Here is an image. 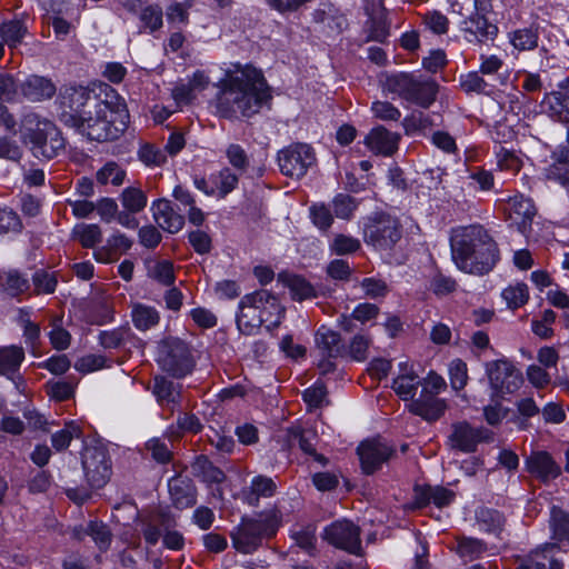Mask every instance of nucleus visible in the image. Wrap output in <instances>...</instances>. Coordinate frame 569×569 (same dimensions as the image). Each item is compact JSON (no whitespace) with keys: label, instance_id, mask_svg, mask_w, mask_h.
Listing matches in <instances>:
<instances>
[{"label":"nucleus","instance_id":"obj_1","mask_svg":"<svg viewBox=\"0 0 569 569\" xmlns=\"http://www.w3.org/2000/svg\"><path fill=\"white\" fill-rule=\"evenodd\" d=\"M61 104L63 120L90 140H114L126 130V104L106 83L67 89Z\"/></svg>","mask_w":569,"mask_h":569},{"label":"nucleus","instance_id":"obj_2","mask_svg":"<svg viewBox=\"0 0 569 569\" xmlns=\"http://www.w3.org/2000/svg\"><path fill=\"white\" fill-rule=\"evenodd\" d=\"M271 98L270 88L261 71L249 64L237 66L234 70H228L221 80L216 108L222 118L251 117Z\"/></svg>","mask_w":569,"mask_h":569},{"label":"nucleus","instance_id":"obj_3","mask_svg":"<svg viewBox=\"0 0 569 569\" xmlns=\"http://www.w3.org/2000/svg\"><path fill=\"white\" fill-rule=\"evenodd\" d=\"M451 254L456 266L463 272L485 274L498 260V248L481 226L460 227L450 238Z\"/></svg>","mask_w":569,"mask_h":569},{"label":"nucleus","instance_id":"obj_4","mask_svg":"<svg viewBox=\"0 0 569 569\" xmlns=\"http://www.w3.org/2000/svg\"><path fill=\"white\" fill-rule=\"evenodd\" d=\"M281 520L282 515L276 507L259 513L256 518H242L231 532L233 547L242 553L253 552L261 546L263 539L276 535Z\"/></svg>","mask_w":569,"mask_h":569},{"label":"nucleus","instance_id":"obj_5","mask_svg":"<svg viewBox=\"0 0 569 569\" xmlns=\"http://www.w3.org/2000/svg\"><path fill=\"white\" fill-rule=\"evenodd\" d=\"M22 126L24 142L30 144L34 157L50 160L64 151V138L53 122L39 119L36 114H28Z\"/></svg>","mask_w":569,"mask_h":569},{"label":"nucleus","instance_id":"obj_6","mask_svg":"<svg viewBox=\"0 0 569 569\" xmlns=\"http://www.w3.org/2000/svg\"><path fill=\"white\" fill-rule=\"evenodd\" d=\"M385 88L400 98L428 108L438 93V84L433 79L411 73H398L386 79Z\"/></svg>","mask_w":569,"mask_h":569},{"label":"nucleus","instance_id":"obj_7","mask_svg":"<svg viewBox=\"0 0 569 569\" xmlns=\"http://www.w3.org/2000/svg\"><path fill=\"white\" fill-rule=\"evenodd\" d=\"M157 362L176 379L190 375L196 366L190 347L179 338H167L159 343Z\"/></svg>","mask_w":569,"mask_h":569},{"label":"nucleus","instance_id":"obj_8","mask_svg":"<svg viewBox=\"0 0 569 569\" xmlns=\"http://www.w3.org/2000/svg\"><path fill=\"white\" fill-rule=\"evenodd\" d=\"M402 238V226L397 217L386 212H376L367 218L363 226V239L377 250H391Z\"/></svg>","mask_w":569,"mask_h":569},{"label":"nucleus","instance_id":"obj_9","mask_svg":"<svg viewBox=\"0 0 569 569\" xmlns=\"http://www.w3.org/2000/svg\"><path fill=\"white\" fill-rule=\"evenodd\" d=\"M485 368L490 388L499 398L515 393L523 383L521 371L508 359L488 361Z\"/></svg>","mask_w":569,"mask_h":569},{"label":"nucleus","instance_id":"obj_10","mask_svg":"<svg viewBox=\"0 0 569 569\" xmlns=\"http://www.w3.org/2000/svg\"><path fill=\"white\" fill-rule=\"evenodd\" d=\"M278 162L284 176L299 179L316 163V154L309 144L295 143L278 153Z\"/></svg>","mask_w":569,"mask_h":569},{"label":"nucleus","instance_id":"obj_11","mask_svg":"<svg viewBox=\"0 0 569 569\" xmlns=\"http://www.w3.org/2000/svg\"><path fill=\"white\" fill-rule=\"evenodd\" d=\"M82 467L88 482L93 488L103 487L111 477V462L106 449L101 446L84 448Z\"/></svg>","mask_w":569,"mask_h":569},{"label":"nucleus","instance_id":"obj_12","mask_svg":"<svg viewBox=\"0 0 569 569\" xmlns=\"http://www.w3.org/2000/svg\"><path fill=\"white\" fill-rule=\"evenodd\" d=\"M493 433L486 428H473L467 421L456 422L451 426L447 445L450 449L466 453L476 451L478 443L490 442Z\"/></svg>","mask_w":569,"mask_h":569},{"label":"nucleus","instance_id":"obj_13","mask_svg":"<svg viewBox=\"0 0 569 569\" xmlns=\"http://www.w3.org/2000/svg\"><path fill=\"white\" fill-rule=\"evenodd\" d=\"M323 539L336 548L350 553L361 551L360 529L349 520H338L325 529Z\"/></svg>","mask_w":569,"mask_h":569},{"label":"nucleus","instance_id":"obj_14","mask_svg":"<svg viewBox=\"0 0 569 569\" xmlns=\"http://www.w3.org/2000/svg\"><path fill=\"white\" fill-rule=\"evenodd\" d=\"M357 451L361 468L367 475L377 471L395 453L393 448L380 439H370L361 442Z\"/></svg>","mask_w":569,"mask_h":569},{"label":"nucleus","instance_id":"obj_15","mask_svg":"<svg viewBox=\"0 0 569 569\" xmlns=\"http://www.w3.org/2000/svg\"><path fill=\"white\" fill-rule=\"evenodd\" d=\"M365 11L368 17L365 22L367 40L383 42L389 36L390 23L382 0H366Z\"/></svg>","mask_w":569,"mask_h":569},{"label":"nucleus","instance_id":"obj_16","mask_svg":"<svg viewBox=\"0 0 569 569\" xmlns=\"http://www.w3.org/2000/svg\"><path fill=\"white\" fill-rule=\"evenodd\" d=\"M257 298V291L242 297L239 303L237 315V327L246 336H252L258 332L263 323V316L260 312V303L253 301Z\"/></svg>","mask_w":569,"mask_h":569},{"label":"nucleus","instance_id":"obj_17","mask_svg":"<svg viewBox=\"0 0 569 569\" xmlns=\"http://www.w3.org/2000/svg\"><path fill=\"white\" fill-rule=\"evenodd\" d=\"M182 389V383L174 382L166 376L158 375L153 378L152 393L158 403L171 413L181 407Z\"/></svg>","mask_w":569,"mask_h":569},{"label":"nucleus","instance_id":"obj_18","mask_svg":"<svg viewBox=\"0 0 569 569\" xmlns=\"http://www.w3.org/2000/svg\"><path fill=\"white\" fill-rule=\"evenodd\" d=\"M400 134L378 126L370 130L365 139L366 146L376 154L392 156L398 150Z\"/></svg>","mask_w":569,"mask_h":569},{"label":"nucleus","instance_id":"obj_19","mask_svg":"<svg viewBox=\"0 0 569 569\" xmlns=\"http://www.w3.org/2000/svg\"><path fill=\"white\" fill-rule=\"evenodd\" d=\"M528 472L540 479L548 481L557 478L561 469L547 451H533L526 459Z\"/></svg>","mask_w":569,"mask_h":569},{"label":"nucleus","instance_id":"obj_20","mask_svg":"<svg viewBox=\"0 0 569 569\" xmlns=\"http://www.w3.org/2000/svg\"><path fill=\"white\" fill-rule=\"evenodd\" d=\"M508 216L521 233H526L536 216V208L532 201L523 196H516L508 201Z\"/></svg>","mask_w":569,"mask_h":569},{"label":"nucleus","instance_id":"obj_21","mask_svg":"<svg viewBox=\"0 0 569 569\" xmlns=\"http://www.w3.org/2000/svg\"><path fill=\"white\" fill-rule=\"evenodd\" d=\"M154 221L163 230L176 233L182 229L184 219L181 214L177 213L167 199H158L151 206Z\"/></svg>","mask_w":569,"mask_h":569},{"label":"nucleus","instance_id":"obj_22","mask_svg":"<svg viewBox=\"0 0 569 569\" xmlns=\"http://www.w3.org/2000/svg\"><path fill=\"white\" fill-rule=\"evenodd\" d=\"M168 487L172 503L176 508L187 509L196 505V487L190 479L182 477L172 478Z\"/></svg>","mask_w":569,"mask_h":569},{"label":"nucleus","instance_id":"obj_23","mask_svg":"<svg viewBox=\"0 0 569 569\" xmlns=\"http://www.w3.org/2000/svg\"><path fill=\"white\" fill-rule=\"evenodd\" d=\"M20 92L28 100L37 102L50 99L54 92V84L47 78L30 76L19 86Z\"/></svg>","mask_w":569,"mask_h":569},{"label":"nucleus","instance_id":"obj_24","mask_svg":"<svg viewBox=\"0 0 569 569\" xmlns=\"http://www.w3.org/2000/svg\"><path fill=\"white\" fill-rule=\"evenodd\" d=\"M253 301L260 303V312L261 316L266 318L263 323L267 325V328L271 329L278 327L283 317L284 309L279 303L277 297L267 290H259Z\"/></svg>","mask_w":569,"mask_h":569},{"label":"nucleus","instance_id":"obj_25","mask_svg":"<svg viewBox=\"0 0 569 569\" xmlns=\"http://www.w3.org/2000/svg\"><path fill=\"white\" fill-rule=\"evenodd\" d=\"M399 367L400 373L393 379L392 389L402 400H412L421 380L407 362L400 363Z\"/></svg>","mask_w":569,"mask_h":569},{"label":"nucleus","instance_id":"obj_26","mask_svg":"<svg viewBox=\"0 0 569 569\" xmlns=\"http://www.w3.org/2000/svg\"><path fill=\"white\" fill-rule=\"evenodd\" d=\"M409 410L427 421H435L445 413L446 403L433 396L421 395L409 405Z\"/></svg>","mask_w":569,"mask_h":569},{"label":"nucleus","instance_id":"obj_27","mask_svg":"<svg viewBox=\"0 0 569 569\" xmlns=\"http://www.w3.org/2000/svg\"><path fill=\"white\" fill-rule=\"evenodd\" d=\"M132 241L122 233H114L108 240L107 244L94 251V258L99 262L108 263L118 259V254L128 251Z\"/></svg>","mask_w":569,"mask_h":569},{"label":"nucleus","instance_id":"obj_28","mask_svg":"<svg viewBox=\"0 0 569 569\" xmlns=\"http://www.w3.org/2000/svg\"><path fill=\"white\" fill-rule=\"evenodd\" d=\"M29 288V279L18 270L11 269L0 273V290L7 296L18 297Z\"/></svg>","mask_w":569,"mask_h":569},{"label":"nucleus","instance_id":"obj_29","mask_svg":"<svg viewBox=\"0 0 569 569\" xmlns=\"http://www.w3.org/2000/svg\"><path fill=\"white\" fill-rule=\"evenodd\" d=\"M24 360V350L19 346L0 347V375L12 377Z\"/></svg>","mask_w":569,"mask_h":569},{"label":"nucleus","instance_id":"obj_30","mask_svg":"<svg viewBox=\"0 0 569 569\" xmlns=\"http://www.w3.org/2000/svg\"><path fill=\"white\" fill-rule=\"evenodd\" d=\"M465 24V31L476 37L480 42L492 40L498 32V28L479 13L470 17Z\"/></svg>","mask_w":569,"mask_h":569},{"label":"nucleus","instance_id":"obj_31","mask_svg":"<svg viewBox=\"0 0 569 569\" xmlns=\"http://www.w3.org/2000/svg\"><path fill=\"white\" fill-rule=\"evenodd\" d=\"M277 491V485L272 478L266 476H256L251 480L247 502L250 506H258L260 498H270Z\"/></svg>","mask_w":569,"mask_h":569},{"label":"nucleus","instance_id":"obj_32","mask_svg":"<svg viewBox=\"0 0 569 569\" xmlns=\"http://www.w3.org/2000/svg\"><path fill=\"white\" fill-rule=\"evenodd\" d=\"M316 345L323 355L330 358L340 355L342 349L340 335L326 327H321L317 331Z\"/></svg>","mask_w":569,"mask_h":569},{"label":"nucleus","instance_id":"obj_33","mask_svg":"<svg viewBox=\"0 0 569 569\" xmlns=\"http://www.w3.org/2000/svg\"><path fill=\"white\" fill-rule=\"evenodd\" d=\"M556 548V543H546L532 551L529 559L533 569H562V563L553 557Z\"/></svg>","mask_w":569,"mask_h":569},{"label":"nucleus","instance_id":"obj_34","mask_svg":"<svg viewBox=\"0 0 569 569\" xmlns=\"http://www.w3.org/2000/svg\"><path fill=\"white\" fill-rule=\"evenodd\" d=\"M132 321L137 329L148 330L159 322V313L153 307L136 303L132 307Z\"/></svg>","mask_w":569,"mask_h":569},{"label":"nucleus","instance_id":"obj_35","mask_svg":"<svg viewBox=\"0 0 569 569\" xmlns=\"http://www.w3.org/2000/svg\"><path fill=\"white\" fill-rule=\"evenodd\" d=\"M290 440H295L298 442L300 449L308 455L315 457V460L320 462L321 465L327 463V458L322 455L316 452L313 440L316 439V435L311 430H301L300 428H292L289 430Z\"/></svg>","mask_w":569,"mask_h":569},{"label":"nucleus","instance_id":"obj_36","mask_svg":"<svg viewBox=\"0 0 569 569\" xmlns=\"http://www.w3.org/2000/svg\"><path fill=\"white\" fill-rule=\"evenodd\" d=\"M73 237L83 248H94L102 240V231L98 224L81 223L73 228Z\"/></svg>","mask_w":569,"mask_h":569},{"label":"nucleus","instance_id":"obj_37","mask_svg":"<svg viewBox=\"0 0 569 569\" xmlns=\"http://www.w3.org/2000/svg\"><path fill=\"white\" fill-rule=\"evenodd\" d=\"M518 416L513 418V422L520 429L528 428V419L536 417L540 412L539 406L531 397H522L515 402Z\"/></svg>","mask_w":569,"mask_h":569},{"label":"nucleus","instance_id":"obj_38","mask_svg":"<svg viewBox=\"0 0 569 569\" xmlns=\"http://www.w3.org/2000/svg\"><path fill=\"white\" fill-rule=\"evenodd\" d=\"M148 276L162 286H171L176 279L173 264L169 260L149 263Z\"/></svg>","mask_w":569,"mask_h":569},{"label":"nucleus","instance_id":"obj_39","mask_svg":"<svg viewBox=\"0 0 569 569\" xmlns=\"http://www.w3.org/2000/svg\"><path fill=\"white\" fill-rule=\"evenodd\" d=\"M122 207L132 213L142 211L147 206V196L136 187L126 188L120 196Z\"/></svg>","mask_w":569,"mask_h":569},{"label":"nucleus","instance_id":"obj_40","mask_svg":"<svg viewBox=\"0 0 569 569\" xmlns=\"http://www.w3.org/2000/svg\"><path fill=\"white\" fill-rule=\"evenodd\" d=\"M283 281L295 300H306L316 296L313 287L299 276H284Z\"/></svg>","mask_w":569,"mask_h":569},{"label":"nucleus","instance_id":"obj_41","mask_svg":"<svg viewBox=\"0 0 569 569\" xmlns=\"http://www.w3.org/2000/svg\"><path fill=\"white\" fill-rule=\"evenodd\" d=\"M501 297L506 301L508 308L518 309L529 299L528 287L522 282L510 284L502 291Z\"/></svg>","mask_w":569,"mask_h":569},{"label":"nucleus","instance_id":"obj_42","mask_svg":"<svg viewBox=\"0 0 569 569\" xmlns=\"http://www.w3.org/2000/svg\"><path fill=\"white\" fill-rule=\"evenodd\" d=\"M81 428L74 423L73 421L66 423L64 428L60 431H57L51 437L52 447L57 451L64 450L69 447L71 440L73 438L81 437Z\"/></svg>","mask_w":569,"mask_h":569},{"label":"nucleus","instance_id":"obj_43","mask_svg":"<svg viewBox=\"0 0 569 569\" xmlns=\"http://www.w3.org/2000/svg\"><path fill=\"white\" fill-rule=\"evenodd\" d=\"M96 178L101 184L121 186L126 178V171L118 163L110 161L98 170Z\"/></svg>","mask_w":569,"mask_h":569},{"label":"nucleus","instance_id":"obj_44","mask_svg":"<svg viewBox=\"0 0 569 569\" xmlns=\"http://www.w3.org/2000/svg\"><path fill=\"white\" fill-rule=\"evenodd\" d=\"M457 541V553L469 560L479 558L487 550V546L479 539L461 537Z\"/></svg>","mask_w":569,"mask_h":569},{"label":"nucleus","instance_id":"obj_45","mask_svg":"<svg viewBox=\"0 0 569 569\" xmlns=\"http://www.w3.org/2000/svg\"><path fill=\"white\" fill-rule=\"evenodd\" d=\"M291 538L297 547L307 552L310 556L316 555V530L309 526L307 528H300L291 532Z\"/></svg>","mask_w":569,"mask_h":569},{"label":"nucleus","instance_id":"obj_46","mask_svg":"<svg viewBox=\"0 0 569 569\" xmlns=\"http://www.w3.org/2000/svg\"><path fill=\"white\" fill-rule=\"evenodd\" d=\"M161 525L163 526V545L170 550H181L184 546V538L182 533L177 530H172L174 527V520L170 517H162Z\"/></svg>","mask_w":569,"mask_h":569},{"label":"nucleus","instance_id":"obj_47","mask_svg":"<svg viewBox=\"0 0 569 569\" xmlns=\"http://www.w3.org/2000/svg\"><path fill=\"white\" fill-rule=\"evenodd\" d=\"M27 33V27L18 20L9 21L0 27V36L10 47L18 46Z\"/></svg>","mask_w":569,"mask_h":569},{"label":"nucleus","instance_id":"obj_48","mask_svg":"<svg viewBox=\"0 0 569 569\" xmlns=\"http://www.w3.org/2000/svg\"><path fill=\"white\" fill-rule=\"evenodd\" d=\"M551 528L553 538L562 541L569 540V515L561 509L553 507L551 509Z\"/></svg>","mask_w":569,"mask_h":569},{"label":"nucleus","instance_id":"obj_49","mask_svg":"<svg viewBox=\"0 0 569 569\" xmlns=\"http://www.w3.org/2000/svg\"><path fill=\"white\" fill-rule=\"evenodd\" d=\"M168 517L167 515H159L150 520L143 522L142 536L146 542L150 546H156L161 536H163V526L161 525V518Z\"/></svg>","mask_w":569,"mask_h":569},{"label":"nucleus","instance_id":"obj_50","mask_svg":"<svg viewBox=\"0 0 569 569\" xmlns=\"http://www.w3.org/2000/svg\"><path fill=\"white\" fill-rule=\"evenodd\" d=\"M371 339L369 336L359 333L356 335L349 343V355L356 361H363L368 358L369 347Z\"/></svg>","mask_w":569,"mask_h":569},{"label":"nucleus","instance_id":"obj_51","mask_svg":"<svg viewBox=\"0 0 569 569\" xmlns=\"http://www.w3.org/2000/svg\"><path fill=\"white\" fill-rule=\"evenodd\" d=\"M460 86L466 92L488 93L489 84L476 71L462 74L460 77Z\"/></svg>","mask_w":569,"mask_h":569},{"label":"nucleus","instance_id":"obj_52","mask_svg":"<svg viewBox=\"0 0 569 569\" xmlns=\"http://www.w3.org/2000/svg\"><path fill=\"white\" fill-rule=\"evenodd\" d=\"M86 532L93 539L101 550L109 547L111 533L104 523L92 521L88 525Z\"/></svg>","mask_w":569,"mask_h":569},{"label":"nucleus","instance_id":"obj_53","mask_svg":"<svg viewBox=\"0 0 569 569\" xmlns=\"http://www.w3.org/2000/svg\"><path fill=\"white\" fill-rule=\"evenodd\" d=\"M193 7V0L184 2H173L167 8V19L172 23H187L189 19V9Z\"/></svg>","mask_w":569,"mask_h":569},{"label":"nucleus","instance_id":"obj_54","mask_svg":"<svg viewBox=\"0 0 569 569\" xmlns=\"http://www.w3.org/2000/svg\"><path fill=\"white\" fill-rule=\"evenodd\" d=\"M450 383L455 390H461L466 387L468 381L467 365L456 359L449 367Z\"/></svg>","mask_w":569,"mask_h":569},{"label":"nucleus","instance_id":"obj_55","mask_svg":"<svg viewBox=\"0 0 569 569\" xmlns=\"http://www.w3.org/2000/svg\"><path fill=\"white\" fill-rule=\"evenodd\" d=\"M229 163L239 171H244L249 166V158L246 150L237 143H231L226 150Z\"/></svg>","mask_w":569,"mask_h":569},{"label":"nucleus","instance_id":"obj_56","mask_svg":"<svg viewBox=\"0 0 569 569\" xmlns=\"http://www.w3.org/2000/svg\"><path fill=\"white\" fill-rule=\"evenodd\" d=\"M332 203L335 214L340 219H349L357 208L356 200L349 194H338Z\"/></svg>","mask_w":569,"mask_h":569},{"label":"nucleus","instance_id":"obj_57","mask_svg":"<svg viewBox=\"0 0 569 569\" xmlns=\"http://www.w3.org/2000/svg\"><path fill=\"white\" fill-rule=\"evenodd\" d=\"M511 42L518 50H532L538 46V37L530 29H521L513 32Z\"/></svg>","mask_w":569,"mask_h":569},{"label":"nucleus","instance_id":"obj_58","mask_svg":"<svg viewBox=\"0 0 569 569\" xmlns=\"http://www.w3.org/2000/svg\"><path fill=\"white\" fill-rule=\"evenodd\" d=\"M139 159L147 166H162L167 161L164 151L153 144H144L140 148Z\"/></svg>","mask_w":569,"mask_h":569},{"label":"nucleus","instance_id":"obj_59","mask_svg":"<svg viewBox=\"0 0 569 569\" xmlns=\"http://www.w3.org/2000/svg\"><path fill=\"white\" fill-rule=\"evenodd\" d=\"M162 9L159 6L151 4L141 10L140 20L146 28L154 31L162 26Z\"/></svg>","mask_w":569,"mask_h":569},{"label":"nucleus","instance_id":"obj_60","mask_svg":"<svg viewBox=\"0 0 569 569\" xmlns=\"http://www.w3.org/2000/svg\"><path fill=\"white\" fill-rule=\"evenodd\" d=\"M371 110L376 118L383 121H397L401 117L399 109L388 101H375Z\"/></svg>","mask_w":569,"mask_h":569},{"label":"nucleus","instance_id":"obj_61","mask_svg":"<svg viewBox=\"0 0 569 569\" xmlns=\"http://www.w3.org/2000/svg\"><path fill=\"white\" fill-rule=\"evenodd\" d=\"M330 248L336 254L352 253L360 248V241L349 236L338 234L335 237Z\"/></svg>","mask_w":569,"mask_h":569},{"label":"nucleus","instance_id":"obj_62","mask_svg":"<svg viewBox=\"0 0 569 569\" xmlns=\"http://www.w3.org/2000/svg\"><path fill=\"white\" fill-rule=\"evenodd\" d=\"M107 359L102 355H87L78 359L74 363L76 370L80 372H92L106 367Z\"/></svg>","mask_w":569,"mask_h":569},{"label":"nucleus","instance_id":"obj_63","mask_svg":"<svg viewBox=\"0 0 569 569\" xmlns=\"http://www.w3.org/2000/svg\"><path fill=\"white\" fill-rule=\"evenodd\" d=\"M360 286L365 290V295L370 299L382 298L389 291L387 283L376 278H365Z\"/></svg>","mask_w":569,"mask_h":569},{"label":"nucleus","instance_id":"obj_64","mask_svg":"<svg viewBox=\"0 0 569 569\" xmlns=\"http://www.w3.org/2000/svg\"><path fill=\"white\" fill-rule=\"evenodd\" d=\"M545 100L549 101L550 109L555 113L562 114L565 112V121L569 122V96L556 91L546 94Z\"/></svg>","mask_w":569,"mask_h":569}]
</instances>
